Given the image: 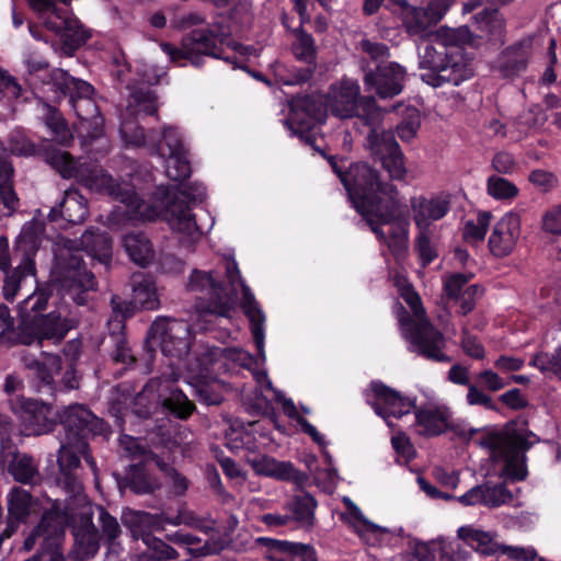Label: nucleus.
<instances>
[{
  "label": "nucleus",
  "mask_w": 561,
  "mask_h": 561,
  "mask_svg": "<svg viewBox=\"0 0 561 561\" xmlns=\"http://www.w3.org/2000/svg\"><path fill=\"white\" fill-rule=\"evenodd\" d=\"M80 250L107 264L112 257V239L104 231L88 229L79 240L58 237L54 243L57 282L64 295L77 305L89 300V293L96 290L94 275L82 265Z\"/></svg>",
  "instance_id": "nucleus-1"
},
{
  "label": "nucleus",
  "mask_w": 561,
  "mask_h": 561,
  "mask_svg": "<svg viewBox=\"0 0 561 561\" xmlns=\"http://www.w3.org/2000/svg\"><path fill=\"white\" fill-rule=\"evenodd\" d=\"M45 161L53 167L62 178H76L87 188L110 195L130 208V216L142 217L146 206L144 201L127 183H117L101 167L94 163H78L66 151L53 148L48 145L44 150Z\"/></svg>",
  "instance_id": "nucleus-2"
},
{
  "label": "nucleus",
  "mask_w": 561,
  "mask_h": 561,
  "mask_svg": "<svg viewBox=\"0 0 561 561\" xmlns=\"http://www.w3.org/2000/svg\"><path fill=\"white\" fill-rule=\"evenodd\" d=\"M419 65L427 70L422 75L423 81L433 87L459 85L473 76L471 61L455 31L439 33L427 43L419 54Z\"/></svg>",
  "instance_id": "nucleus-3"
},
{
  "label": "nucleus",
  "mask_w": 561,
  "mask_h": 561,
  "mask_svg": "<svg viewBox=\"0 0 561 561\" xmlns=\"http://www.w3.org/2000/svg\"><path fill=\"white\" fill-rule=\"evenodd\" d=\"M344 176L343 185L362 216L374 214L385 221L392 219L400 198L396 185L382 181L378 170L367 162L352 163Z\"/></svg>",
  "instance_id": "nucleus-4"
},
{
  "label": "nucleus",
  "mask_w": 561,
  "mask_h": 561,
  "mask_svg": "<svg viewBox=\"0 0 561 561\" xmlns=\"http://www.w3.org/2000/svg\"><path fill=\"white\" fill-rule=\"evenodd\" d=\"M359 85L351 79L331 84L325 96L328 110L342 119L354 118L353 126L359 134L380 126L383 114L375 98L359 96Z\"/></svg>",
  "instance_id": "nucleus-5"
},
{
  "label": "nucleus",
  "mask_w": 561,
  "mask_h": 561,
  "mask_svg": "<svg viewBox=\"0 0 561 561\" xmlns=\"http://www.w3.org/2000/svg\"><path fill=\"white\" fill-rule=\"evenodd\" d=\"M49 82L64 95L80 119V128L90 139L99 138L103 133V117L93 100L94 88L87 81L71 77L67 71L56 68L49 73Z\"/></svg>",
  "instance_id": "nucleus-6"
},
{
  "label": "nucleus",
  "mask_w": 561,
  "mask_h": 561,
  "mask_svg": "<svg viewBox=\"0 0 561 561\" xmlns=\"http://www.w3.org/2000/svg\"><path fill=\"white\" fill-rule=\"evenodd\" d=\"M231 30L219 23L209 24L205 28L193 30L188 35L183 37L181 47H174L169 43H162V50L170 57L172 61L187 59L194 66H199L203 56L214 58H224V46H230Z\"/></svg>",
  "instance_id": "nucleus-7"
},
{
  "label": "nucleus",
  "mask_w": 561,
  "mask_h": 561,
  "mask_svg": "<svg viewBox=\"0 0 561 561\" xmlns=\"http://www.w3.org/2000/svg\"><path fill=\"white\" fill-rule=\"evenodd\" d=\"M403 298L416 319H412L409 312L403 311L399 321L416 352L427 359L449 362V357L442 352L445 346L444 336L426 319L419 294L411 290L405 293Z\"/></svg>",
  "instance_id": "nucleus-8"
},
{
  "label": "nucleus",
  "mask_w": 561,
  "mask_h": 561,
  "mask_svg": "<svg viewBox=\"0 0 561 561\" xmlns=\"http://www.w3.org/2000/svg\"><path fill=\"white\" fill-rule=\"evenodd\" d=\"M179 379V373L172 370L169 376L162 375L150 379L138 392L131 404V412L140 419L150 417L160 407H163L171 413L181 419L192 414L194 404L179 389H170L165 385L164 389L170 390L169 397H163L160 388L163 383L175 382Z\"/></svg>",
  "instance_id": "nucleus-9"
},
{
  "label": "nucleus",
  "mask_w": 561,
  "mask_h": 561,
  "mask_svg": "<svg viewBox=\"0 0 561 561\" xmlns=\"http://www.w3.org/2000/svg\"><path fill=\"white\" fill-rule=\"evenodd\" d=\"M148 151L165 162L167 176L182 182L191 175L188 150L179 129L172 125H164L161 129H150Z\"/></svg>",
  "instance_id": "nucleus-10"
},
{
  "label": "nucleus",
  "mask_w": 561,
  "mask_h": 561,
  "mask_svg": "<svg viewBox=\"0 0 561 561\" xmlns=\"http://www.w3.org/2000/svg\"><path fill=\"white\" fill-rule=\"evenodd\" d=\"M193 340L191 325L185 320L158 318L147 333L150 351L159 347L164 356L182 359L188 354Z\"/></svg>",
  "instance_id": "nucleus-11"
},
{
  "label": "nucleus",
  "mask_w": 561,
  "mask_h": 561,
  "mask_svg": "<svg viewBox=\"0 0 561 561\" xmlns=\"http://www.w3.org/2000/svg\"><path fill=\"white\" fill-rule=\"evenodd\" d=\"M206 196V190L201 184L182 185L168 203L164 217L171 229L190 241H196L199 230L191 204L202 202Z\"/></svg>",
  "instance_id": "nucleus-12"
},
{
  "label": "nucleus",
  "mask_w": 561,
  "mask_h": 561,
  "mask_svg": "<svg viewBox=\"0 0 561 561\" xmlns=\"http://www.w3.org/2000/svg\"><path fill=\"white\" fill-rule=\"evenodd\" d=\"M24 365L31 371L36 391L42 394L56 397L60 391L75 390L80 387L81 377L73 363L68 364L59 385H57L55 375L60 373L62 366L58 355H47L44 362L26 358Z\"/></svg>",
  "instance_id": "nucleus-13"
},
{
  "label": "nucleus",
  "mask_w": 561,
  "mask_h": 561,
  "mask_svg": "<svg viewBox=\"0 0 561 561\" xmlns=\"http://www.w3.org/2000/svg\"><path fill=\"white\" fill-rule=\"evenodd\" d=\"M56 0H28L31 8L36 11L45 27L62 37L71 49H77L90 37L81 22L67 10L58 9ZM68 3L69 0H59Z\"/></svg>",
  "instance_id": "nucleus-14"
},
{
  "label": "nucleus",
  "mask_w": 561,
  "mask_h": 561,
  "mask_svg": "<svg viewBox=\"0 0 561 561\" xmlns=\"http://www.w3.org/2000/svg\"><path fill=\"white\" fill-rule=\"evenodd\" d=\"M488 445L494 459L503 460L504 473L512 480L522 481L527 477L525 453L531 444L523 435L497 434L488 438Z\"/></svg>",
  "instance_id": "nucleus-15"
},
{
  "label": "nucleus",
  "mask_w": 561,
  "mask_h": 561,
  "mask_svg": "<svg viewBox=\"0 0 561 561\" xmlns=\"http://www.w3.org/2000/svg\"><path fill=\"white\" fill-rule=\"evenodd\" d=\"M187 289L194 293H205L207 297H198L196 310L201 316H216L220 318H230L232 310L231 299L225 291L221 283L217 280L213 273L194 271L190 276Z\"/></svg>",
  "instance_id": "nucleus-16"
},
{
  "label": "nucleus",
  "mask_w": 561,
  "mask_h": 561,
  "mask_svg": "<svg viewBox=\"0 0 561 561\" xmlns=\"http://www.w3.org/2000/svg\"><path fill=\"white\" fill-rule=\"evenodd\" d=\"M367 142L373 156L380 161L390 180L402 181L407 175L403 152L390 130L375 126L367 131Z\"/></svg>",
  "instance_id": "nucleus-17"
},
{
  "label": "nucleus",
  "mask_w": 561,
  "mask_h": 561,
  "mask_svg": "<svg viewBox=\"0 0 561 561\" xmlns=\"http://www.w3.org/2000/svg\"><path fill=\"white\" fill-rule=\"evenodd\" d=\"M64 426L65 440H72L78 448L84 453L90 435H99L104 432L105 423L95 416L89 409L82 404H71L57 417Z\"/></svg>",
  "instance_id": "nucleus-18"
},
{
  "label": "nucleus",
  "mask_w": 561,
  "mask_h": 561,
  "mask_svg": "<svg viewBox=\"0 0 561 561\" xmlns=\"http://www.w3.org/2000/svg\"><path fill=\"white\" fill-rule=\"evenodd\" d=\"M80 457H83L92 472L96 476L98 467L94 458L90 454L89 444H87V448L83 453L78 448L75 442L65 439L61 442L57 455L58 474L56 482L71 494H77L81 491V482L79 479V470L81 467Z\"/></svg>",
  "instance_id": "nucleus-19"
},
{
  "label": "nucleus",
  "mask_w": 561,
  "mask_h": 561,
  "mask_svg": "<svg viewBox=\"0 0 561 561\" xmlns=\"http://www.w3.org/2000/svg\"><path fill=\"white\" fill-rule=\"evenodd\" d=\"M36 250L37 237L33 231V224H25L15 244V251L22 253L21 263L11 273L7 271L3 280L2 291L7 301L14 300L25 277L35 275V265L32 256Z\"/></svg>",
  "instance_id": "nucleus-20"
},
{
  "label": "nucleus",
  "mask_w": 561,
  "mask_h": 561,
  "mask_svg": "<svg viewBox=\"0 0 561 561\" xmlns=\"http://www.w3.org/2000/svg\"><path fill=\"white\" fill-rule=\"evenodd\" d=\"M11 410L24 423L26 430L33 435H43L51 432L56 425L53 407L33 399L18 397L10 400Z\"/></svg>",
  "instance_id": "nucleus-21"
},
{
  "label": "nucleus",
  "mask_w": 561,
  "mask_h": 561,
  "mask_svg": "<svg viewBox=\"0 0 561 561\" xmlns=\"http://www.w3.org/2000/svg\"><path fill=\"white\" fill-rule=\"evenodd\" d=\"M366 90L375 91L381 99L400 94L407 77L405 69L397 62L378 64L375 69L364 68Z\"/></svg>",
  "instance_id": "nucleus-22"
},
{
  "label": "nucleus",
  "mask_w": 561,
  "mask_h": 561,
  "mask_svg": "<svg viewBox=\"0 0 561 561\" xmlns=\"http://www.w3.org/2000/svg\"><path fill=\"white\" fill-rule=\"evenodd\" d=\"M225 270L228 282L231 286H234L237 283H240L243 293V301L242 308L244 313L248 316L251 322V330L253 340L256 344L259 351L263 348L264 344V332L263 325L265 321L264 313L260 309L253 294L250 291V288L244 284L241 279L240 271L238 268V264L232 259H225Z\"/></svg>",
  "instance_id": "nucleus-23"
},
{
  "label": "nucleus",
  "mask_w": 561,
  "mask_h": 561,
  "mask_svg": "<svg viewBox=\"0 0 561 561\" xmlns=\"http://www.w3.org/2000/svg\"><path fill=\"white\" fill-rule=\"evenodd\" d=\"M373 398L369 404L375 412L387 420L390 416L401 417L411 412L414 407L413 401L402 397L398 391L389 388L382 382L374 381L370 385Z\"/></svg>",
  "instance_id": "nucleus-24"
},
{
  "label": "nucleus",
  "mask_w": 561,
  "mask_h": 561,
  "mask_svg": "<svg viewBox=\"0 0 561 561\" xmlns=\"http://www.w3.org/2000/svg\"><path fill=\"white\" fill-rule=\"evenodd\" d=\"M520 236V217L510 211L494 226L489 238V248L493 255L504 257L512 253Z\"/></svg>",
  "instance_id": "nucleus-25"
},
{
  "label": "nucleus",
  "mask_w": 561,
  "mask_h": 561,
  "mask_svg": "<svg viewBox=\"0 0 561 561\" xmlns=\"http://www.w3.org/2000/svg\"><path fill=\"white\" fill-rule=\"evenodd\" d=\"M376 217L381 224H391L386 244L397 262L404 260L409 251L410 214L401 199H398V208L391 220L385 221L381 216Z\"/></svg>",
  "instance_id": "nucleus-26"
},
{
  "label": "nucleus",
  "mask_w": 561,
  "mask_h": 561,
  "mask_svg": "<svg viewBox=\"0 0 561 561\" xmlns=\"http://www.w3.org/2000/svg\"><path fill=\"white\" fill-rule=\"evenodd\" d=\"M325 99L322 95L296 96L290 102V121L299 125L301 131L309 130L314 123L322 122L327 113Z\"/></svg>",
  "instance_id": "nucleus-27"
},
{
  "label": "nucleus",
  "mask_w": 561,
  "mask_h": 561,
  "mask_svg": "<svg viewBox=\"0 0 561 561\" xmlns=\"http://www.w3.org/2000/svg\"><path fill=\"white\" fill-rule=\"evenodd\" d=\"M255 473L282 481H291L298 485L304 484L308 477L297 470L289 461H278L267 455H257L248 460Z\"/></svg>",
  "instance_id": "nucleus-28"
},
{
  "label": "nucleus",
  "mask_w": 561,
  "mask_h": 561,
  "mask_svg": "<svg viewBox=\"0 0 561 561\" xmlns=\"http://www.w3.org/2000/svg\"><path fill=\"white\" fill-rule=\"evenodd\" d=\"M512 500L513 494L505 484L491 482L476 485L458 499L461 504L467 506L481 504L488 507H497Z\"/></svg>",
  "instance_id": "nucleus-29"
},
{
  "label": "nucleus",
  "mask_w": 561,
  "mask_h": 561,
  "mask_svg": "<svg viewBox=\"0 0 561 561\" xmlns=\"http://www.w3.org/2000/svg\"><path fill=\"white\" fill-rule=\"evenodd\" d=\"M33 505V497L26 490L14 486L8 494V520L0 539L10 538L20 523L25 522Z\"/></svg>",
  "instance_id": "nucleus-30"
},
{
  "label": "nucleus",
  "mask_w": 561,
  "mask_h": 561,
  "mask_svg": "<svg viewBox=\"0 0 561 561\" xmlns=\"http://www.w3.org/2000/svg\"><path fill=\"white\" fill-rule=\"evenodd\" d=\"M88 214L85 198L76 188L65 191L64 198L58 206L53 207L48 214L50 221L59 218L65 219L69 224H81Z\"/></svg>",
  "instance_id": "nucleus-31"
},
{
  "label": "nucleus",
  "mask_w": 561,
  "mask_h": 561,
  "mask_svg": "<svg viewBox=\"0 0 561 561\" xmlns=\"http://www.w3.org/2000/svg\"><path fill=\"white\" fill-rule=\"evenodd\" d=\"M413 219L419 229L427 230L431 221L442 219L449 211V201L444 197H412Z\"/></svg>",
  "instance_id": "nucleus-32"
},
{
  "label": "nucleus",
  "mask_w": 561,
  "mask_h": 561,
  "mask_svg": "<svg viewBox=\"0 0 561 561\" xmlns=\"http://www.w3.org/2000/svg\"><path fill=\"white\" fill-rule=\"evenodd\" d=\"M77 324L78 321L76 319L62 318L56 312H50L38 318L35 317L34 319V328L38 340L46 339L60 342Z\"/></svg>",
  "instance_id": "nucleus-33"
},
{
  "label": "nucleus",
  "mask_w": 561,
  "mask_h": 561,
  "mask_svg": "<svg viewBox=\"0 0 561 561\" xmlns=\"http://www.w3.org/2000/svg\"><path fill=\"white\" fill-rule=\"evenodd\" d=\"M530 54V42L524 41L507 47L499 60V71L504 78H513L525 71Z\"/></svg>",
  "instance_id": "nucleus-34"
},
{
  "label": "nucleus",
  "mask_w": 561,
  "mask_h": 561,
  "mask_svg": "<svg viewBox=\"0 0 561 561\" xmlns=\"http://www.w3.org/2000/svg\"><path fill=\"white\" fill-rule=\"evenodd\" d=\"M122 523L130 530L135 539L142 541L147 535H152L151 530L162 529L161 516L130 508L123 511Z\"/></svg>",
  "instance_id": "nucleus-35"
},
{
  "label": "nucleus",
  "mask_w": 561,
  "mask_h": 561,
  "mask_svg": "<svg viewBox=\"0 0 561 561\" xmlns=\"http://www.w3.org/2000/svg\"><path fill=\"white\" fill-rule=\"evenodd\" d=\"M133 290V304L146 310H156L160 302L158 299L156 284L150 275L135 273L130 278Z\"/></svg>",
  "instance_id": "nucleus-36"
},
{
  "label": "nucleus",
  "mask_w": 561,
  "mask_h": 561,
  "mask_svg": "<svg viewBox=\"0 0 561 561\" xmlns=\"http://www.w3.org/2000/svg\"><path fill=\"white\" fill-rule=\"evenodd\" d=\"M449 411L443 408L424 409L415 413L416 433L422 436H435L449 427Z\"/></svg>",
  "instance_id": "nucleus-37"
},
{
  "label": "nucleus",
  "mask_w": 561,
  "mask_h": 561,
  "mask_svg": "<svg viewBox=\"0 0 561 561\" xmlns=\"http://www.w3.org/2000/svg\"><path fill=\"white\" fill-rule=\"evenodd\" d=\"M317 501L306 492L293 495L284 505V508L290 514L291 520L301 527H312L314 524V510Z\"/></svg>",
  "instance_id": "nucleus-38"
},
{
  "label": "nucleus",
  "mask_w": 561,
  "mask_h": 561,
  "mask_svg": "<svg viewBox=\"0 0 561 561\" xmlns=\"http://www.w3.org/2000/svg\"><path fill=\"white\" fill-rule=\"evenodd\" d=\"M268 561H318V559L314 548L310 545L273 540V552Z\"/></svg>",
  "instance_id": "nucleus-39"
},
{
  "label": "nucleus",
  "mask_w": 561,
  "mask_h": 561,
  "mask_svg": "<svg viewBox=\"0 0 561 561\" xmlns=\"http://www.w3.org/2000/svg\"><path fill=\"white\" fill-rule=\"evenodd\" d=\"M73 537L81 558H90L96 553L101 537L90 517L82 518L81 524L73 528Z\"/></svg>",
  "instance_id": "nucleus-40"
},
{
  "label": "nucleus",
  "mask_w": 561,
  "mask_h": 561,
  "mask_svg": "<svg viewBox=\"0 0 561 561\" xmlns=\"http://www.w3.org/2000/svg\"><path fill=\"white\" fill-rule=\"evenodd\" d=\"M14 169L12 163L0 157V198L8 216H12L20 207V198L14 190Z\"/></svg>",
  "instance_id": "nucleus-41"
},
{
  "label": "nucleus",
  "mask_w": 561,
  "mask_h": 561,
  "mask_svg": "<svg viewBox=\"0 0 561 561\" xmlns=\"http://www.w3.org/2000/svg\"><path fill=\"white\" fill-rule=\"evenodd\" d=\"M62 517L56 513H46L42 516L38 525L24 540V549L32 550L36 545L39 549L45 545L46 539L61 529Z\"/></svg>",
  "instance_id": "nucleus-42"
},
{
  "label": "nucleus",
  "mask_w": 561,
  "mask_h": 561,
  "mask_svg": "<svg viewBox=\"0 0 561 561\" xmlns=\"http://www.w3.org/2000/svg\"><path fill=\"white\" fill-rule=\"evenodd\" d=\"M8 469L14 480L23 484H36L42 479L38 463L27 454H15Z\"/></svg>",
  "instance_id": "nucleus-43"
},
{
  "label": "nucleus",
  "mask_w": 561,
  "mask_h": 561,
  "mask_svg": "<svg viewBox=\"0 0 561 561\" xmlns=\"http://www.w3.org/2000/svg\"><path fill=\"white\" fill-rule=\"evenodd\" d=\"M457 534L461 540L481 554L492 556L501 550V546L494 541V537L490 533L473 528L472 526H462L458 529Z\"/></svg>",
  "instance_id": "nucleus-44"
},
{
  "label": "nucleus",
  "mask_w": 561,
  "mask_h": 561,
  "mask_svg": "<svg viewBox=\"0 0 561 561\" xmlns=\"http://www.w3.org/2000/svg\"><path fill=\"white\" fill-rule=\"evenodd\" d=\"M123 244L129 257L138 265H148L154 256V252L149 239L141 232L127 233L123 239Z\"/></svg>",
  "instance_id": "nucleus-45"
},
{
  "label": "nucleus",
  "mask_w": 561,
  "mask_h": 561,
  "mask_svg": "<svg viewBox=\"0 0 561 561\" xmlns=\"http://www.w3.org/2000/svg\"><path fill=\"white\" fill-rule=\"evenodd\" d=\"M403 25L410 35L422 36L433 24L440 20V15H434L423 8H408L407 12H401Z\"/></svg>",
  "instance_id": "nucleus-46"
},
{
  "label": "nucleus",
  "mask_w": 561,
  "mask_h": 561,
  "mask_svg": "<svg viewBox=\"0 0 561 561\" xmlns=\"http://www.w3.org/2000/svg\"><path fill=\"white\" fill-rule=\"evenodd\" d=\"M221 357L231 358L240 362L242 365L250 360V355L242 350L220 348L217 346H202L196 355L201 370H207L209 366L214 365Z\"/></svg>",
  "instance_id": "nucleus-47"
},
{
  "label": "nucleus",
  "mask_w": 561,
  "mask_h": 561,
  "mask_svg": "<svg viewBox=\"0 0 561 561\" xmlns=\"http://www.w3.org/2000/svg\"><path fill=\"white\" fill-rule=\"evenodd\" d=\"M127 107L135 115H156L159 108L158 96L149 87L135 88Z\"/></svg>",
  "instance_id": "nucleus-48"
},
{
  "label": "nucleus",
  "mask_w": 561,
  "mask_h": 561,
  "mask_svg": "<svg viewBox=\"0 0 561 561\" xmlns=\"http://www.w3.org/2000/svg\"><path fill=\"white\" fill-rule=\"evenodd\" d=\"M121 486L130 489L135 494H151L160 488L159 481L142 467L131 466Z\"/></svg>",
  "instance_id": "nucleus-49"
},
{
  "label": "nucleus",
  "mask_w": 561,
  "mask_h": 561,
  "mask_svg": "<svg viewBox=\"0 0 561 561\" xmlns=\"http://www.w3.org/2000/svg\"><path fill=\"white\" fill-rule=\"evenodd\" d=\"M49 294L46 290H35L19 306V313L23 322L34 321L36 313L46 309Z\"/></svg>",
  "instance_id": "nucleus-50"
},
{
  "label": "nucleus",
  "mask_w": 561,
  "mask_h": 561,
  "mask_svg": "<svg viewBox=\"0 0 561 561\" xmlns=\"http://www.w3.org/2000/svg\"><path fill=\"white\" fill-rule=\"evenodd\" d=\"M142 542L147 547L142 552L144 559L165 561L175 560L179 557V553L174 548L153 535H147Z\"/></svg>",
  "instance_id": "nucleus-51"
},
{
  "label": "nucleus",
  "mask_w": 561,
  "mask_h": 561,
  "mask_svg": "<svg viewBox=\"0 0 561 561\" xmlns=\"http://www.w3.org/2000/svg\"><path fill=\"white\" fill-rule=\"evenodd\" d=\"M46 126L51 130L54 139L61 146H69L72 140V134L61 115L53 107H48L45 117Z\"/></svg>",
  "instance_id": "nucleus-52"
},
{
  "label": "nucleus",
  "mask_w": 561,
  "mask_h": 561,
  "mask_svg": "<svg viewBox=\"0 0 561 561\" xmlns=\"http://www.w3.org/2000/svg\"><path fill=\"white\" fill-rule=\"evenodd\" d=\"M296 41L293 44L295 57L306 64H316V46L310 34L302 28L295 32Z\"/></svg>",
  "instance_id": "nucleus-53"
},
{
  "label": "nucleus",
  "mask_w": 561,
  "mask_h": 561,
  "mask_svg": "<svg viewBox=\"0 0 561 561\" xmlns=\"http://www.w3.org/2000/svg\"><path fill=\"white\" fill-rule=\"evenodd\" d=\"M486 192L495 199H513L518 195V187L507 179L492 175L486 181Z\"/></svg>",
  "instance_id": "nucleus-54"
},
{
  "label": "nucleus",
  "mask_w": 561,
  "mask_h": 561,
  "mask_svg": "<svg viewBox=\"0 0 561 561\" xmlns=\"http://www.w3.org/2000/svg\"><path fill=\"white\" fill-rule=\"evenodd\" d=\"M65 534V520H61V529L55 535H51L46 539L45 545L41 548L38 553L32 559L37 561H64L62 553L60 551L61 538Z\"/></svg>",
  "instance_id": "nucleus-55"
},
{
  "label": "nucleus",
  "mask_w": 561,
  "mask_h": 561,
  "mask_svg": "<svg viewBox=\"0 0 561 561\" xmlns=\"http://www.w3.org/2000/svg\"><path fill=\"white\" fill-rule=\"evenodd\" d=\"M490 220L491 214L484 211L478 215L476 221H467L462 231L463 239L472 243L481 242L486 234Z\"/></svg>",
  "instance_id": "nucleus-56"
},
{
  "label": "nucleus",
  "mask_w": 561,
  "mask_h": 561,
  "mask_svg": "<svg viewBox=\"0 0 561 561\" xmlns=\"http://www.w3.org/2000/svg\"><path fill=\"white\" fill-rule=\"evenodd\" d=\"M123 454L131 459L139 458L140 461H154L159 458L156 454L148 450L139 439L131 436H123L119 440Z\"/></svg>",
  "instance_id": "nucleus-57"
},
{
  "label": "nucleus",
  "mask_w": 561,
  "mask_h": 561,
  "mask_svg": "<svg viewBox=\"0 0 561 561\" xmlns=\"http://www.w3.org/2000/svg\"><path fill=\"white\" fill-rule=\"evenodd\" d=\"M228 19L231 27L236 30L249 25L252 20V3L250 0H234L230 5Z\"/></svg>",
  "instance_id": "nucleus-58"
},
{
  "label": "nucleus",
  "mask_w": 561,
  "mask_h": 561,
  "mask_svg": "<svg viewBox=\"0 0 561 561\" xmlns=\"http://www.w3.org/2000/svg\"><path fill=\"white\" fill-rule=\"evenodd\" d=\"M421 118L416 108H408L403 119L397 125V134L402 141L412 140L420 128Z\"/></svg>",
  "instance_id": "nucleus-59"
},
{
  "label": "nucleus",
  "mask_w": 561,
  "mask_h": 561,
  "mask_svg": "<svg viewBox=\"0 0 561 561\" xmlns=\"http://www.w3.org/2000/svg\"><path fill=\"white\" fill-rule=\"evenodd\" d=\"M529 364L543 374H549L561 379V366L559 365L557 351L553 353H537L533 356Z\"/></svg>",
  "instance_id": "nucleus-60"
},
{
  "label": "nucleus",
  "mask_w": 561,
  "mask_h": 561,
  "mask_svg": "<svg viewBox=\"0 0 561 561\" xmlns=\"http://www.w3.org/2000/svg\"><path fill=\"white\" fill-rule=\"evenodd\" d=\"M119 133L127 146L145 147L148 150L149 131L146 134L142 127L125 122L121 125Z\"/></svg>",
  "instance_id": "nucleus-61"
},
{
  "label": "nucleus",
  "mask_w": 561,
  "mask_h": 561,
  "mask_svg": "<svg viewBox=\"0 0 561 561\" xmlns=\"http://www.w3.org/2000/svg\"><path fill=\"white\" fill-rule=\"evenodd\" d=\"M419 234L415 239V251L417 252V255L421 261V265L423 267L431 264L436 257L437 252L435 248L432 245L431 238L428 236L427 230L419 229Z\"/></svg>",
  "instance_id": "nucleus-62"
},
{
  "label": "nucleus",
  "mask_w": 561,
  "mask_h": 561,
  "mask_svg": "<svg viewBox=\"0 0 561 561\" xmlns=\"http://www.w3.org/2000/svg\"><path fill=\"white\" fill-rule=\"evenodd\" d=\"M528 181L542 193H549L559 185L558 176L543 169L533 170L528 175Z\"/></svg>",
  "instance_id": "nucleus-63"
},
{
  "label": "nucleus",
  "mask_w": 561,
  "mask_h": 561,
  "mask_svg": "<svg viewBox=\"0 0 561 561\" xmlns=\"http://www.w3.org/2000/svg\"><path fill=\"white\" fill-rule=\"evenodd\" d=\"M100 524L102 529V535L105 541L115 549L116 539L121 536L122 529L115 517L110 515L105 510H101L100 512Z\"/></svg>",
  "instance_id": "nucleus-64"
}]
</instances>
